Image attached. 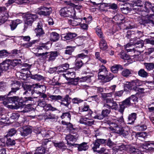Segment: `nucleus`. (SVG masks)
Returning a JSON list of instances; mask_svg holds the SVG:
<instances>
[{"mask_svg": "<svg viewBox=\"0 0 154 154\" xmlns=\"http://www.w3.org/2000/svg\"><path fill=\"white\" fill-rule=\"evenodd\" d=\"M43 86L39 84L36 83L30 85L26 82H23L22 84V88L24 91L23 93V101L26 103H29L30 101H33L35 97L34 96L35 93H37V91L35 89L41 88Z\"/></svg>", "mask_w": 154, "mask_h": 154, "instance_id": "obj_1", "label": "nucleus"}, {"mask_svg": "<svg viewBox=\"0 0 154 154\" xmlns=\"http://www.w3.org/2000/svg\"><path fill=\"white\" fill-rule=\"evenodd\" d=\"M9 95L8 97L7 101L3 102V104L6 106L9 103H14L15 105V109H18L23 106L26 103L23 101L22 97L20 98L18 96Z\"/></svg>", "mask_w": 154, "mask_h": 154, "instance_id": "obj_2", "label": "nucleus"}, {"mask_svg": "<svg viewBox=\"0 0 154 154\" xmlns=\"http://www.w3.org/2000/svg\"><path fill=\"white\" fill-rule=\"evenodd\" d=\"M94 146L92 147V149L95 151L96 149L99 148L100 145H102L104 146H108L110 148L113 147L114 144V143L112 142L110 138L107 139H105L101 138H97L93 142Z\"/></svg>", "mask_w": 154, "mask_h": 154, "instance_id": "obj_3", "label": "nucleus"}, {"mask_svg": "<svg viewBox=\"0 0 154 154\" xmlns=\"http://www.w3.org/2000/svg\"><path fill=\"white\" fill-rule=\"evenodd\" d=\"M60 15L62 17H69L76 19L75 12L72 7H67L62 8L59 11Z\"/></svg>", "mask_w": 154, "mask_h": 154, "instance_id": "obj_4", "label": "nucleus"}, {"mask_svg": "<svg viewBox=\"0 0 154 154\" xmlns=\"http://www.w3.org/2000/svg\"><path fill=\"white\" fill-rule=\"evenodd\" d=\"M37 14H28L24 16V30H26L28 26H31L33 22L38 18Z\"/></svg>", "mask_w": 154, "mask_h": 154, "instance_id": "obj_5", "label": "nucleus"}, {"mask_svg": "<svg viewBox=\"0 0 154 154\" xmlns=\"http://www.w3.org/2000/svg\"><path fill=\"white\" fill-rule=\"evenodd\" d=\"M59 52L57 51H51L50 52H43L41 53H36V55L38 57H43L45 59H48V61H53L55 60L56 58L60 55Z\"/></svg>", "mask_w": 154, "mask_h": 154, "instance_id": "obj_6", "label": "nucleus"}, {"mask_svg": "<svg viewBox=\"0 0 154 154\" xmlns=\"http://www.w3.org/2000/svg\"><path fill=\"white\" fill-rule=\"evenodd\" d=\"M79 113L85 116H88L89 117H91L93 118V112L90 109L89 105L85 103L83 105L79 107Z\"/></svg>", "mask_w": 154, "mask_h": 154, "instance_id": "obj_7", "label": "nucleus"}, {"mask_svg": "<svg viewBox=\"0 0 154 154\" xmlns=\"http://www.w3.org/2000/svg\"><path fill=\"white\" fill-rule=\"evenodd\" d=\"M52 9L51 8H47L44 6H41L38 8L37 14L41 17L45 18L49 17L52 13Z\"/></svg>", "mask_w": 154, "mask_h": 154, "instance_id": "obj_8", "label": "nucleus"}, {"mask_svg": "<svg viewBox=\"0 0 154 154\" xmlns=\"http://www.w3.org/2000/svg\"><path fill=\"white\" fill-rule=\"evenodd\" d=\"M23 82L14 80L11 84V90L9 92V94L13 95L15 94L17 91L19 90L22 88V84Z\"/></svg>", "mask_w": 154, "mask_h": 154, "instance_id": "obj_9", "label": "nucleus"}, {"mask_svg": "<svg viewBox=\"0 0 154 154\" xmlns=\"http://www.w3.org/2000/svg\"><path fill=\"white\" fill-rule=\"evenodd\" d=\"M79 137L78 134H69L66 136V140L67 141V144L69 147L73 146L74 147V144L76 143H71V142H75L76 141Z\"/></svg>", "mask_w": 154, "mask_h": 154, "instance_id": "obj_10", "label": "nucleus"}, {"mask_svg": "<svg viewBox=\"0 0 154 154\" xmlns=\"http://www.w3.org/2000/svg\"><path fill=\"white\" fill-rule=\"evenodd\" d=\"M17 131L20 132L21 136L23 137L27 136L30 135L32 132V129L28 126H23L19 128Z\"/></svg>", "mask_w": 154, "mask_h": 154, "instance_id": "obj_11", "label": "nucleus"}, {"mask_svg": "<svg viewBox=\"0 0 154 154\" xmlns=\"http://www.w3.org/2000/svg\"><path fill=\"white\" fill-rule=\"evenodd\" d=\"M146 2V0H134L133 1V10L136 11H138L137 8H140L142 10L144 9V8H142L143 7V5L145 4L146 2Z\"/></svg>", "mask_w": 154, "mask_h": 154, "instance_id": "obj_12", "label": "nucleus"}, {"mask_svg": "<svg viewBox=\"0 0 154 154\" xmlns=\"http://www.w3.org/2000/svg\"><path fill=\"white\" fill-rule=\"evenodd\" d=\"M61 98L60 99L61 102L60 104L66 107H68L70 104L72 98L68 94H66L64 96H60Z\"/></svg>", "mask_w": 154, "mask_h": 154, "instance_id": "obj_13", "label": "nucleus"}, {"mask_svg": "<svg viewBox=\"0 0 154 154\" xmlns=\"http://www.w3.org/2000/svg\"><path fill=\"white\" fill-rule=\"evenodd\" d=\"M111 112L110 109H105L102 110L101 114L97 113L95 116H94L93 118L95 119L101 120L105 117L108 116Z\"/></svg>", "mask_w": 154, "mask_h": 154, "instance_id": "obj_14", "label": "nucleus"}, {"mask_svg": "<svg viewBox=\"0 0 154 154\" xmlns=\"http://www.w3.org/2000/svg\"><path fill=\"white\" fill-rule=\"evenodd\" d=\"M62 124L63 125H67L66 128L68 131H69L70 134H78L77 132L78 128L74 127V126L70 122H63Z\"/></svg>", "mask_w": 154, "mask_h": 154, "instance_id": "obj_15", "label": "nucleus"}, {"mask_svg": "<svg viewBox=\"0 0 154 154\" xmlns=\"http://www.w3.org/2000/svg\"><path fill=\"white\" fill-rule=\"evenodd\" d=\"M108 72L106 67L103 65H101L99 68L98 73V79L103 80L104 79L105 75Z\"/></svg>", "mask_w": 154, "mask_h": 154, "instance_id": "obj_16", "label": "nucleus"}, {"mask_svg": "<svg viewBox=\"0 0 154 154\" xmlns=\"http://www.w3.org/2000/svg\"><path fill=\"white\" fill-rule=\"evenodd\" d=\"M137 8L138 11H144L147 13H149L151 11L154 14V4H152L149 2L145 3L144 9L142 10L140 8Z\"/></svg>", "mask_w": 154, "mask_h": 154, "instance_id": "obj_17", "label": "nucleus"}, {"mask_svg": "<svg viewBox=\"0 0 154 154\" xmlns=\"http://www.w3.org/2000/svg\"><path fill=\"white\" fill-rule=\"evenodd\" d=\"M77 34L75 33L68 32L66 34H62L61 35L62 38L64 41H72L77 36Z\"/></svg>", "mask_w": 154, "mask_h": 154, "instance_id": "obj_18", "label": "nucleus"}, {"mask_svg": "<svg viewBox=\"0 0 154 154\" xmlns=\"http://www.w3.org/2000/svg\"><path fill=\"white\" fill-rule=\"evenodd\" d=\"M88 143L83 142L80 144L76 143L74 144V147H77L78 151H85L88 149L89 148Z\"/></svg>", "mask_w": 154, "mask_h": 154, "instance_id": "obj_19", "label": "nucleus"}, {"mask_svg": "<svg viewBox=\"0 0 154 154\" xmlns=\"http://www.w3.org/2000/svg\"><path fill=\"white\" fill-rule=\"evenodd\" d=\"M72 114V112L70 111L63 112L60 116V118L63 119L62 122L64 121L69 122L71 119V115Z\"/></svg>", "mask_w": 154, "mask_h": 154, "instance_id": "obj_20", "label": "nucleus"}, {"mask_svg": "<svg viewBox=\"0 0 154 154\" xmlns=\"http://www.w3.org/2000/svg\"><path fill=\"white\" fill-rule=\"evenodd\" d=\"M47 43H40L39 45L37 46L36 50L38 52H43L49 50V47L47 45Z\"/></svg>", "mask_w": 154, "mask_h": 154, "instance_id": "obj_21", "label": "nucleus"}, {"mask_svg": "<svg viewBox=\"0 0 154 154\" xmlns=\"http://www.w3.org/2000/svg\"><path fill=\"white\" fill-rule=\"evenodd\" d=\"M5 139L6 140V144L8 146H14L17 143L21 142L20 139H13L8 137H4Z\"/></svg>", "mask_w": 154, "mask_h": 154, "instance_id": "obj_22", "label": "nucleus"}, {"mask_svg": "<svg viewBox=\"0 0 154 154\" xmlns=\"http://www.w3.org/2000/svg\"><path fill=\"white\" fill-rule=\"evenodd\" d=\"M147 136V133L146 132H139L133 133V134L131 135V137L132 140L134 139V137L135 139H139L141 137L144 138H146Z\"/></svg>", "mask_w": 154, "mask_h": 154, "instance_id": "obj_23", "label": "nucleus"}, {"mask_svg": "<svg viewBox=\"0 0 154 154\" xmlns=\"http://www.w3.org/2000/svg\"><path fill=\"white\" fill-rule=\"evenodd\" d=\"M137 114L135 113H132L129 114L127 118V123L129 125L133 124L137 118Z\"/></svg>", "mask_w": 154, "mask_h": 154, "instance_id": "obj_24", "label": "nucleus"}, {"mask_svg": "<svg viewBox=\"0 0 154 154\" xmlns=\"http://www.w3.org/2000/svg\"><path fill=\"white\" fill-rule=\"evenodd\" d=\"M99 45L100 49L102 51H106L108 48V46L105 40V37L100 39Z\"/></svg>", "mask_w": 154, "mask_h": 154, "instance_id": "obj_25", "label": "nucleus"}, {"mask_svg": "<svg viewBox=\"0 0 154 154\" xmlns=\"http://www.w3.org/2000/svg\"><path fill=\"white\" fill-rule=\"evenodd\" d=\"M32 131L33 133H35L37 135V136L39 135H42L43 137H50L49 134L48 132L44 131L43 133H42L39 128H35Z\"/></svg>", "mask_w": 154, "mask_h": 154, "instance_id": "obj_26", "label": "nucleus"}, {"mask_svg": "<svg viewBox=\"0 0 154 154\" xmlns=\"http://www.w3.org/2000/svg\"><path fill=\"white\" fill-rule=\"evenodd\" d=\"M22 22V20L19 19L11 20L9 24L11 30H14L17 28V25Z\"/></svg>", "mask_w": 154, "mask_h": 154, "instance_id": "obj_27", "label": "nucleus"}, {"mask_svg": "<svg viewBox=\"0 0 154 154\" xmlns=\"http://www.w3.org/2000/svg\"><path fill=\"white\" fill-rule=\"evenodd\" d=\"M19 60L18 59L14 60H6L4 61H5V63H7L8 64V69L11 66L14 67L17 65L20 64V63L18 62Z\"/></svg>", "mask_w": 154, "mask_h": 154, "instance_id": "obj_28", "label": "nucleus"}, {"mask_svg": "<svg viewBox=\"0 0 154 154\" xmlns=\"http://www.w3.org/2000/svg\"><path fill=\"white\" fill-rule=\"evenodd\" d=\"M123 69V66L120 64H115L110 68L111 71L114 73H117L119 70L122 71Z\"/></svg>", "mask_w": 154, "mask_h": 154, "instance_id": "obj_29", "label": "nucleus"}, {"mask_svg": "<svg viewBox=\"0 0 154 154\" xmlns=\"http://www.w3.org/2000/svg\"><path fill=\"white\" fill-rule=\"evenodd\" d=\"M59 34L55 32H52L50 34V40L53 42L57 41L59 40Z\"/></svg>", "mask_w": 154, "mask_h": 154, "instance_id": "obj_30", "label": "nucleus"}, {"mask_svg": "<svg viewBox=\"0 0 154 154\" xmlns=\"http://www.w3.org/2000/svg\"><path fill=\"white\" fill-rule=\"evenodd\" d=\"M66 79L68 81V82L66 83L67 85H77L78 84V82L79 81V77H77L76 79H74L73 78L67 77Z\"/></svg>", "mask_w": 154, "mask_h": 154, "instance_id": "obj_31", "label": "nucleus"}, {"mask_svg": "<svg viewBox=\"0 0 154 154\" xmlns=\"http://www.w3.org/2000/svg\"><path fill=\"white\" fill-rule=\"evenodd\" d=\"M79 122L81 124L91 126L94 124V121H90L88 119L84 117L80 119Z\"/></svg>", "mask_w": 154, "mask_h": 154, "instance_id": "obj_32", "label": "nucleus"}, {"mask_svg": "<svg viewBox=\"0 0 154 154\" xmlns=\"http://www.w3.org/2000/svg\"><path fill=\"white\" fill-rule=\"evenodd\" d=\"M54 146L57 148H59L63 151L66 149V146L65 145L64 143L62 141L59 142H53Z\"/></svg>", "mask_w": 154, "mask_h": 154, "instance_id": "obj_33", "label": "nucleus"}, {"mask_svg": "<svg viewBox=\"0 0 154 154\" xmlns=\"http://www.w3.org/2000/svg\"><path fill=\"white\" fill-rule=\"evenodd\" d=\"M144 92L139 91V92L135 94L131 95L130 96L128 97L130 101L132 100L135 103H137L138 101V96L140 94H144Z\"/></svg>", "mask_w": 154, "mask_h": 154, "instance_id": "obj_34", "label": "nucleus"}, {"mask_svg": "<svg viewBox=\"0 0 154 154\" xmlns=\"http://www.w3.org/2000/svg\"><path fill=\"white\" fill-rule=\"evenodd\" d=\"M5 61H3L0 63V76L3 73V72H5L8 69V64L5 63Z\"/></svg>", "mask_w": 154, "mask_h": 154, "instance_id": "obj_35", "label": "nucleus"}, {"mask_svg": "<svg viewBox=\"0 0 154 154\" xmlns=\"http://www.w3.org/2000/svg\"><path fill=\"white\" fill-rule=\"evenodd\" d=\"M139 23L141 26H147L151 25L150 19L146 18H142L139 20Z\"/></svg>", "mask_w": 154, "mask_h": 154, "instance_id": "obj_36", "label": "nucleus"}, {"mask_svg": "<svg viewBox=\"0 0 154 154\" xmlns=\"http://www.w3.org/2000/svg\"><path fill=\"white\" fill-rule=\"evenodd\" d=\"M113 129L116 131V133L119 134L122 136V133H124L123 132L124 128L121 125L116 124L115 126L113 127Z\"/></svg>", "mask_w": 154, "mask_h": 154, "instance_id": "obj_37", "label": "nucleus"}, {"mask_svg": "<svg viewBox=\"0 0 154 154\" xmlns=\"http://www.w3.org/2000/svg\"><path fill=\"white\" fill-rule=\"evenodd\" d=\"M29 77L31 79L36 81H44L46 79L45 77H44L41 75L38 74L32 75V74H31L30 75Z\"/></svg>", "mask_w": 154, "mask_h": 154, "instance_id": "obj_38", "label": "nucleus"}, {"mask_svg": "<svg viewBox=\"0 0 154 154\" xmlns=\"http://www.w3.org/2000/svg\"><path fill=\"white\" fill-rule=\"evenodd\" d=\"M15 2L16 3L20 5L29 3V0H8V4L11 5Z\"/></svg>", "mask_w": 154, "mask_h": 154, "instance_id": "obj_39", "label": "nucleus"}, {"mask_svg": "<svg viewBox=\"0 0 154 154\" xmlns=\"http://www.w3.org/2000/svg\"><path fill=\"white\" fill-rule=\"evenodd\" d=\"M133 72V71L131 69H125L122 71L121 75L124 77L127 78L131 76Z\"/></svg>", "mask_w": 154, "mask_h": 154, "instance_id": "obj_40", "label": "nucleus"}, {"mask_svg": "<svg viewBox=\"0 0 154 154\" xmlns=\"http://www.w3.org/2000/svg\"><path fill=\"white\" fill-rule=\"evenodd\" d=\"M75 48V46H68L65 48L66 50L65 51L64 54H68L71 55L72 53L73 52Z\"/></svg>", "mask_w": 154, "mask_h": 154, "instance_id": "obj_41", "label": "nucleus"}, {"mask_svg": "<svg viewBox=\"0 0 154 154\" xmlns=\"http://www.w3.org/2000/svg\"><path fill=\"white\" fill-rule=\"evenodd\" d=\"M112 103V106H110L108 104H105L104 105V106L109 108L110 110L111 109L116 110H117L118 109L119 106L116 102V101H113Z\"/></svg>", "mask_w": 154, "mask_h": 154, "instance_id": "obj_42", "label": "nucleus"}, {"mask_svg": "<svg viewBox=\"0 0 154 154\" xmlns=\"http://www.w3.org/2000/svg\"><path fill=\"white\" fill-rule=\"evenodd\" d=\"M75 19L78 20V23L77 25H78V24L79 25H80V27L82 29L85 30H87L88 27V25L87 24H85L84 23H81L82 21V18H77L76 17Z\"/></svg>", "mask_w": 154, "mask_h": 154, "instance_id": "obj_43", "label": "nucleus"}, {"mask_svg": "<svg viewBox=\"0 0 154 154\" xmlns=\"http://www.w3.org/2000/svg\"><path fill=\"white\" fill-rule=\"evenodd\" d=\"M96 34L99 38L100 39L105 38L104 34L102 31L101 28L99 26H97L95 29Z\"/></svg>", "mask_w": 154, "mask_h": 154, "instance_id": "obj_44", "label": "nucleus"}, {"mask_svg": "<svg viewBox=\"0 0 154 154\" xmlns=\"http://www.w3.org/2000/svg\"><path fill=\"white\" fill-rule=\"evenodd\" d=\"M46 112L45 113V118L46 119H57V116L55 115L52 114L48 111Z\"/></svg>", "mask_w": 154, "mask_h": 154, "instance_id": "obj_45", "label": "nucleus"}, {"mask_svg": "<svg viewBox=\"0 0 154 154\" xmlns=\"http://www.w3.org/2000/svg\"><path fill=\"white\" fill-rule=\"evenodd\" d=\"M105 75L103 80L105 82H108L114 78V75L110 72H108Z\"/></svg>", "mask_w": 154, "mask_h": 154, "instance_id": "obj_46", "label": "nucleus"}, {"mask_svg": "<svg viewBox=\"0 0 154 154\" xmlns=\"http://www.w3.org/2000/svg\"><path fill=\"white\" fill-rule=\"evenodd\" d=\"M139 76L142 78H146L148 76V73L143 69H141L138 72Z\"/></svg>", "mask_w": 154, "mask_h": 154, "instance_id": "obj_47", "label": "nucleus"}, {"mask_svg": "<svg viewBox=\"0 0 154 154\" xmlns=\"http://www.w3.org/2000/svg\"><path fill=\"white\" fill-rule=\"evenodd\" d=\"M84 51L85 54L82 53L77 55L75 56L76 59L79 60V58L83 59L87 57H88L87 54H88V51L87 50H85V51Z\"/></svg>", "mask_w": 154, "mask_h": 154, "instance_id": "obj_48", "label": "nucleus"}, {"mask_svg": "<svg viewBox=\"0 0 154 154\" xmlns=\"http://www.w3.org/2000/svg\"><path fill=\"white\" fill-rule=\"evenodd\" d=\"M143 65L148 71L152 70L154 69V63H144Z\"/></svg>", "mask_w": 154, "mask_h": 154, "instance_id": "obj_49", "label": "nucleus"}, {"mask_svg": "<svg viewBox=\"0 0 154 154\" xmlns=\"http://www.w3.org/2000/svg\"><path fill=\"white\" fill-rule=\"evenodd\" d=\"M120 57L125 60H129L131 59L130 56L127 54L125 51L122 50L120 53Z\"/></svg>", "mask_w": 154, "mask_h": 154, "instance_id": "obj_50", "label": "nucleus"}, {"mask_svg": "<svg viewBox=\"0 0 154 154\" xmlns=\"http://www.w3.org/2000/svg\"><path fill=\"white\" fill-rule=\"evenodd\" d=\"M17 131L14 128H11L9 129L7 135L4 137H10L14 135L17 133Z\"/></svg>", "mask_w": 154, "mask_h": 154, "instance_id": "obj_51", "label": "nucleus"}, {"mask_svg": "<svg viewBox=\"0 0 154 154\" xmlns=\"http://www.w3.org/2000/svg\"><path fill=\"white\" fill-rule=\"evenodd\" d=\"M129 151L131 154H142L141 151L133 146H131L130 148Z\"/></svg>", "mask_w": 154, "mask_h": 154, "instance_id": "obj_52", "label": "nucleus"}, {"mask_svg": "<svg viewBox=\"0 0 154 154\" xmlns=\"http://www.w3.org/2000/svg\"><path fill=\"white\" fill-rule=\"evenodd\" d=\"M45 148L44 147H39L35 150L34 154H45Z\"/></svg>", "mask_w": 154, "mask_h": 154, "instance_id": "obj_53", "label": "nucleus"}, {"mask_svg": "<svg viewBox=\"0 0 154 154\" xmlns=\"http://www.w3.org/2000/svg\"><path fill=\"white\" fill-rule=\"evenodd\" d=\"M119 111L123 115L125 109L126 108H127L129 107L122 102H120L119 103Z\"/></svg>", "mask_w": 154, "mask_h": 154, "instance_id": "obj_54", "label": "nucleus"}, {"mask_svg": "<svg viewBox=\"0 0 154 154\" xmlns=\"http://www.w3.org/2000/svg\"><path fill=\"white\" fill-rule=\"evenodd\" d=\"M132 86L131 82H127L124 85V90L125 91H129L132 89Z\"/></svg>", "mask_w": 154, "mask_h": 154, "instance_id": "obj_55", "label": "nucleus"}, {"mask_svg": "<svg viewBox=\"0 0 154 154\" xmlns=\"http://www.w3.org/2000/svg\"><path fill=\"white\" fill-rule=\"evenodd\" d=\"M115 123H116L114 125V126H115L116 124L120 125L121 126L122 124V123L124 124L125 123L124 121V119L123 118V115H122V116L119 118H118L116 119Z\"/></svg>", "mask_w": 154, "mask_h": 154, "instance_id": "obj_56", "label": "nucleus"}, {"mask_svg": "<svg viewBox=\"0 0 154 154\" xmlns=\"http://www.w3.org/2000/svg\"><path fill=\"white\" fill-rule=\"evenodd\" d=\"M58 111L59 110L56 108H55L52 106L51 104H46V106L45 111Z\"/></svg>", "mask_w": 154, "mask_h": 154, "instance_id": "obj_57", "label": "nucleus"}, {"mask_svg": "<svg viewBox=\"0 0 154 154\" xmlns=\"http://www.w3.org/2000/svg\"><path fill=\"white\" fill-rule=\"evenodd\" d=\"M11 53L5 50H0V58L6 57L9 55Z\"/></svg>", "mask_w": 154, "mask_h": 154, "instance_id": "obj_58", "label": "nucleus"}, {"mask_svg": "<svg viewBox=\"0 0 154 154\" xmlns=\"http://www.w3.org/2000/svg\"><path fill=\"white\" fill-rule=\"evenodd\" d=\"M34 31L36 33V36L39 38L43 36L45 33L43 29L34 30Z\"/></svg>", "mask_w": 154, "mask_h": 154, "instance_id": "obj_59", "label": "nucleus"}, {"mask_svg": "<svg viewBox=\"0 0 154 154\" xmlns=\"http://www.w3.org/2000/svg\"><path fill=\"white\" fill-rule=\"evenodd\" d=\"M101 2L99 3L100 6L99 9L101 11H105V8L106 7H108V3H103V1H101Z\"/></svg>", "mask_w": 154, "mask_h": 154, "instance_id": "obj_60", "label": "nucleus"}, {"mask_svg": "<svg viewBox=\"0 0 154 154\" xmlns=\"http://www.w3.org/2000/svg\"><path fill=\"white\" fill-rule=\"evenodd\" d=\"M137 130L139 131H142L146 130V126L144 124H139L135 126Z\"/></svg>", "mask_w": 154, "mask_h": 154, "instance_id": "obj_61", "label": "nucleus"}, {"mask_svg": "<svg viewBox=\"0 0 154 154\" xmlns=\"http://www.w3.org/2000/svg\"><path fill=\"white\" fill-rule=\"evenodd\" d=\"M83 65L82 61L81 60L76 59L75 66L76 69H80Z\"/></svg>", "mask_w": 154, "mask_h": 154, "instance_id": "obj_62", "label": "nucleus"}, {"mask_svg": "<svg viewBox=\"0 0 154 154\" xmlns=\"http://www.w3.org/2000/svg\"><path fill=\"white\" fill-rule=\"evenodd\" d=\"M113 19L116 21L120 20L123 22L125 19V17L121 14H118L114 17Z\"/></svg>", "mask_w": 154, "mask_h": 154, "instance_id": "obj_63", "label": "nucleus"}, {"mask_svg": "<svg viewBox=\"0 0 154 154\" xmlns=\"http://www.w3.org/2000/svg\"><path fill=\"white\" fill-rule=\"evenodd\" d=\"M73 104H77L79 105V103H81L83 101V100L78 97H75L72 99V98L71 101Z\"/></svg>", "mask_w": 154, "mask_h": 154, "instance_id": "obj_64", "label": "nucleus"}]
</instances>
